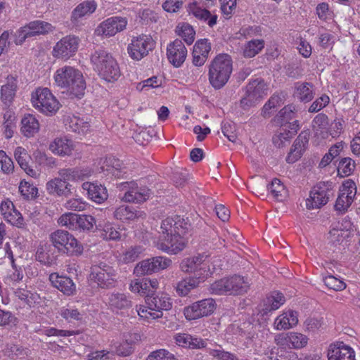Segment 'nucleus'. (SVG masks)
Returning a JSON list of instances; mask_svg holds the SVG:
<instances>
[{"instance_id": "obj_1", "label": "nucleus", "mask_w": 360, "mask_h": 360, "mask_svg": "<svg viewBox=\"0 0 360 360\" xmlns=\"http://www.w3.org/2000/svg\"><path fill=\"white\" fill-rule=\"evenodd\" d=\"M54 79L58 86L66 89L73 96L80 97L84 95L86 82L82 72L73 67L59 68L55 73Z\"/></svg>"}, {"instance_id": "obj_2", "label": "nucleus", "mask_w": 360, "mask_h": 360, "mask_svg": "<svg viewBox=\"0 0 360 360\" xmlns=\"http://www.w3.org/2000/svg\"><path fill=\"white\" fill-rule=\"evenodd\" d=\"M233 70L232 60L229 55L219 54L209 65L208 79L214 89H220L228 82Z\"/></svg>"}, {"instance_id": "obj_3", "label": "nucleus", "mask_w": 360, "mask_h": 360, "mask_svg": "<svg viewBox=\"0 0 360 360\" xmlns=\"http://www.w3.org/2000/svg\"><path fill=\"white\" fill-rule=\"evenodd\" d=\"M91 62L101 78L112 82L120 77V70L115 59L103 49L96 50L91 56Z\"/></svg>"}, {"instance_id": "obj_4", "label": "nucleus", "mask_w": 360, "mask_h": 360, "mask_svg": "<svg viewBox=\"0 0 360 360\" xmlns=\"http://www.w3.org/2000/svg\"><path fill=\"white\" fill-rule=\"evenodd\" d=\"M49 238L59 252L77 257L84 252L83 245L67 231L56 230L50 234Z\"/></svg>"}, {"instance_id": "obj_5", "label": "nucleus", "mask_w": 360, "mask_h": 360, "mask_svg": "<svg viewBox=\"0 0 360 360\" xmlns=\"http://www.w3.org/2000/svg\"><path fill=\"white\" fill-rule=\"evenodd\" d=\"M58 224L62 226H66L69 229L79 231H91L94 227H101V224L96 225L95 218L90 214H77L72 212L65 213L58 219Z\"/></svg>"}, {"instance_id": "obj_6", "label": "nucleus", "mask_w": 360, "mask_h": 360, "mask_svg": "<svg viewBox=\"0 0 360 360\" xmlns=\"http://www.w3.org/2000/svg\"><path fill=\"white\" fill-rule=\"evenodd\" d=\"M33 106L41 112L51 116L60 108V103L51 91L47 88L38 89L32 95Z\"/></svg>"}, {"instance_id": "obj_7", "label": "nucleus", "mask_w": 360, "mask_h": 360, "mask_svg": "<svg viewBox=\"0 0 360 360\" xmlns=\"http://www.w3.org/2000/svg\"><path fill=\"white\" fill-rule=\"evenodd\" d=\"M90 278L101 288H110L116 282V271L105 262H101L91 267Z\"/></svg>"}, {"instance_id": "obj_8", "label": "nucleus", "mask_w": 360, "mask_h": 360, "mask_svg": "<svg viewBox=\"0 0 360 360\" xmlns=\"http://www.w3.org/2000/svg\"><path fill=\"white\" fill-rule=\"evenodd\" d=\"M206 258L207 257L203 255L185 258L180 263V269L185 273L193 274L191 278H196L203 281L209 271V266L205 262Z\"/></svg>"}, {"instance_id": "obj_9", "label": "nucleus", "mask_w": 360, "mask_h": 360, "mask_svg": "<svg viewBox=\"0 0 360 360\" xmlns=\"http://www.w3.org/2000/svg\"><path fill=\"white\" fill-rule=\"evenodd\" d=\"M155 41L150 35L141 34L131 39L127 51L133 60H140L155 48Z\"/></svg>"}, {"instance_id": "obj_10", "label": "nucleus", "mask_w": 360, "mask_h": 360, "mask_svg": "<svg viewBox=\"0 0 360 360\" xmlns=\"http://www.w3.org/2000/svg\"><path fill=\"white\" fill-rule=\"evenodd\" d=\"M332 195V182H319L310 191L306 206L309 210L320 208L328 202Z\"/></svg>"}, {"instance_id": "obj_11", "label": "nucleus", "mask_w": 360, "mask_h": 360, "mask_svg": "<svg viewBox=\"0 0 360 360\" xmlns=\"http://www.w3.org/2000/svg\"><path fill=\"white\" fill-rule=\"evenodd\" d=\"M172 264V260L167 257L158 256L139 262L134 270V274L138 276L152 274L165 269Z\"/></svg>"}, {"instance_id": "obj_12", "label": "nucleus", "mask_w": 360, "mask_h": 360, "mask_svg": "<svg viewBox=\"0 0 360 360\" xmlns=\"http://www.w3.org/2000/svg\"><path fill=\"white\" fill-rule=\"evenodd\" d=\"M215 1L216 0H194L188 4V11L198 20L207 22V25L212 27L217 24V15L212 14L206 8L214 6Z\"/></svg>"}, {"instance_id": "obj_13", "label": "nucleus", "mask_w": 360, "mask_h": 360, "mask_svg": "<svg viewBox=\"0 0 360 360\" xmlns=\"http://www.w3.org/2000/svg\"><path fill=\"white\" fill-rule=\"evenodd\" d=\"M216 308V302L212 298L203 299L195 302L184 309V314L188 320H195L212 314Z\"/></svg>"}, {"instance_id": "obj_14", "label": "nucleus", "mask_w": 360, "mask_h": 360, "mask_svg": "<svg viewBox=\"0 0 360 360\" xmlns=\"http://www.w3.org/2000/svg\"><path fill=\"white\" fill-rule=\"evenodd\" d=\"M79 42V38L75 35L63 37L54 46L53 56L57 58L67 60L76 53Z\"/></svg>"}, {"instance_id": "obj_15", "label": "nucleus", "mask_w": 360, "mask_h": 360, "mask_svg": "<svg viewBox=\"0 0 360 360\" xmlns=\"http://www.w3.org/2000/svg\"><path fill=\"white\" fill-rule=\"evenodd\" d=\"M123 190H125L122 200L127 202L141 203L148 200L151 191L146 186H139L136 182H124L122 184Z\"/></svg>"}, {"instance_id": "obj_16", "label": "nucleus", "mask_w": 360, "mask_h": 360, "mask_svg": "<svg viewBox=\"0 0 360 360\" xmlns=\"http://www.w3.org/2000/svg\"><path fill=\"white\" fill-rule=\"evenodd\" d=\"M146 302L148 309L155 311H149V314L153 319H158L162 316V310H169L172 308V302L170 298L163 293L147 294L146 295Z\"/></svg>"}, {"instance_id": "obj_17", "label": "nucleus", "mask_w": 360, "mask_h": 360, "mask_svg": "<svg viewBox=\"0 0 360 360\" xmlns=\"http://www.w3.org/2000/svg\"><path fill=\"white\" fill-rule=\"evenodd\" d=\"M157 246L162 251L176 255L186 248V241L183 236L177 233L163 235V237L160 238Z\"/></svg>"}, {"instance_id": "obj_18", "label": "nucleus", "mask_w": 360, "mask_h": 360, "mask_svg": "<svg viewBox=\"0 0 360 360\" xmlns=\"http://www.w3.org/2000/svg\"><path fill=\"white\" fill-rule=\"evenodd\" d=\"M127 25V20L125 18L120 16H113L108 18L96 30L98 34L105 36H114L119 32L124 30Z\"/></svg>"}, {"instance_id": "obj_19", "label": "nucleus", "mask_w": 360, "mask_h": 360, "mask_svg": "<svg viewBox=\"0 0 360 360\" xmlns=\"http://www.w3.org/2000/svg\"><path fill=\"white\" fill-rule=\"evenodd\" d=\"M187 50L181 41L176 39L167 46V56L169 61L176 68L180 67L186 60Z\"/></svg>"}, {"instance_id": "obj_20", "label": "nucleus", "mask_w": 360, "mask_h": 360, "mask_svg": "<svg viewBox=\"0 0 360 360\" xmlns=\"http://www.w3.org/2000/svg\"><path fill=\"white\" fill-rule=\"evenodd\" d=\"M327 356L328 360H355L354 349L343 342L331 344Z\"/></svg>"}, {"instance_id": "obj_21", "label": "nucleus", "mask_w": 360, "mask_h": 360, "mask_svg": "<svg viewBox=\"0 0 360 360\" xmlns=\"http://www.w3.org/2000/svg\"><path fill=\"white\" fill-rule=\"evenodd\" d=\"M46 189L51 195L68 198L72 194L74 188L69 182L56 177L46 183Z\"/></svg>"}, {"instance_id": "obj_22", "label": "nucleus", "mask_w": 360, "mask_h": 360, "mask_svg": "<svg viewBox=\"0 0 360 360\" xmlns=\"http://www.w3.org/2000/svg\"><path fill=\"white\" fill-rule=\"evenodd\" d=\"M96 8L97 4L94 0H86L79 4L71 13L72 23L77 25L82 19L94 13Z\"/></svg>"}, {"instance_id": "obj_23", "label": "nucleus", "mask_w": 360, "mask_h": 360, "mask_svg": "<svg viewBox=\"0 0 360 360\" xmlns=\"http://www.w3.org/2000/svg\"><path fill=\"white\" fill-rule=\"evenodd\" d=\"M49 281L52 285L63 292L66 295H72L76 291V287L72 280L57 273H52L49 276Z\"/></svg>"}, {"instance_id": "obj_24", "label": "nucleus", "mask_w": 360, "mask_h": 360, "mask_svg": "<svg viewBox=\"0 0 360 360\" xmlns=\"http://www.w3.org/2000/svg\"><path fill=\"white\" fill-rule=\"evenodd\" d=\"M108 304L110 309L116 313H124L130 309L133 304L132 301L124 293H112L108 297Z\"/></svg>"}, {"instance_id": "obj_25", "label": "nucleus", "mask_w": 360, "mask_h": 360, "mask_svg": "<svg viewBox=\"0 0 360 360\" xmlns=\"http://www.w3.org/2000/svg\"><path fill=\"white\" fill-rule=\"evenodd\" d=\"M82 187L87 191L89 198L96 203H102L108 199L107 189L101 184L86 181L82 184Z\"/></svg>"}, {"instance_id": "obj_26", "label": "nucleus", "mask_w": 360, "mask_h": 360, "mask_svg": "<svg viewBox=\"0 0 360 360\" xmlns=\"http://www.w3.org/2000/svg\"><path fill=\"white\" fill-rule=\"evenodd\" d=\"M229 285V295H242L248 292L250 283L247 278L239 275L226 277Z\"/></svg>"}, {"instance_id": "obj_27", "label": "nucleus", "mask_w": 360, "mask_h": 360, "mask_svg": "<svg viewBox=\"0 0 360 360\" xmlns=\"http://www.w3.org/2000/svg\"><path fill=\"white\" fill-rule=\"evenodd\" d=\"M125 340L115 347V354L118 356H127L134 350V345L141 340L139 333H128L124 335Z\"/></svg>"}, {"instance_id": "obj_28", "label": "nucleus", "mask_w": 360, "mask_h": 360, "mask_svg": "<svg viewBox=\"0 0 360 360\" xmlns=\"http://www.w3.org/2000/svg\"><path fill=\"white\" fill-rule=\"evenodd\" d=\"M113 215L115 219L124 222L139 218H144L146 213L143 211L136 210L132 206L122 205L114 211Z\"/></svg>"}, {"instance_id": "obj_29", "label": "nucleus", "mask_w": 360, "mask_h": 360, "mask_svg": "<svg viewBox=\"0 0 360 360\" xmlns=\"http://www.w3.org/2000/svg\"><path fill=\"white\" fill-rule=\"evenodd\" d=\"M308 142V134L305 132L300 134L292 146L290 152L286 158V161L288 163H292L300 158L302 155V150Z\"/></svg>"}, {"instance_id": "obj_30", "label": "nucleus", "mask_w": 360, "mask_h": 360, "mask_svg": "<svg viewBox=\"0 0 360 360\" xmlns=\"http://www.w3.org/2000/svg\"><path fill=\"white\" fill-rule=\"evenodd\" d=\"M268 84L262 78H257L249 82L246 86V91L257 100L266 96L268 94Z\"/></svg>"}, {"instance_id": "obj_31", "label": "nucleus", "mask_w": 360, "mask_h": 360, "mask_svg": "<svg viewBox=\"0 0 360 360\" xmlns=\"http://www.w3.org/2000/svg\"><path fill=\"white\" fill-rule=\"evenodd\" d=\"M39 123L37 117L32 114H26L21 120V132L27 137L33 136L39 131Z\"/></svg>"}, {"instance_id": "obj_32", "label": "nucleus", "mask_w": 360, "mask_h": 360, "mask_svg": "<svg viewBox=\"0 0 360 360\" xmlns=\"http://www.w3.org/2000/svg\"><path fill=\"white\" fill-rule=\"evenodd\" d=\"M15 158L20 167L30 176L36 177L37 174L35 170L29 166L30 155L27 150L22 147H17L14 151Z\"/></svg>"}, {"instance_id": "obj_33", "label": "nucleus", "mask_w": 360, "mask_h": 360, "mask_svg": "<svg viewBox=\"0 0 360 360\" xmlns=\"http://www.w3.org/2000/svg\"><path fill=\"white\" fill-rule=\"evenodd\" d=\"M31 37L45 35L54 30V27L49 22L43 20H34L26 24Z\"/></svg>"}, {"instance_id": "obj_34", "label": "nucleus", "mask_w": 360, "mask_h": 360, "mask_svg": "<svg viewBox=\"0 0 360 360\" xmlns=\"http://www.w3.org/2000/svg\"><path fill=\"white\" fill-rule=\"evenodd\" d=\"M49 149L55 154L65 156L71 154L73 146L70 140L57 138L50 144Z\"/></svg>"}, {"instance_id": "obj_35", "label": "nucleus", "mask_w": 360, "mask_h": 360, "mask_svg": "<svg viewBox=\"0 0 360 360\" xmlns=\"http://www.w3.org/2000/svg\"><path fill=\"white\" fill-rule=\"evenodd\" d=\"M65 122L67 129L79 134H86L90 128L89 122H84L83 120L77 117H68L65 120Z\"/></svg>"}, {"instance_id": "obj_36", "label": "nucleus", "mask_w": 360, "mask_h": 360, "mask_svg": "<svg viewBox=\"0 0 360 360\" xmlns=\"http://www.w3.org/2000/svg\"><path fill=\"white\" fill-rule=\"evenodd\" d=\"M296 115L297 109L295 105L293 104L287 105L276 115L275 121L281 124V126H285L286 123L296 117Z\"/></svg>"}, {"instance_id": "obj_37", "label": "nucleus", "mask_w": 360, "mask_h": 360, "mask_svg": "<svg viewBox=\"0 0 360 360\" xmlns=\"http://www.w3.org/2000/svg\"><path fill=\"white\" fill-rule=\"evenodd\" d=\"M201 282L202 281L196 278L186 277L176 284V293L179 296H186L191 290L196 288Z\"/></svg>"}, {"instance_id": "obj_38", "label": "nucleus", "mask_w": 360, "mask_h": 360, "mask_svg": "<svg viewBox=\"0 0 360 360\" xmlns=\"http://www.w3.org/2000/svg\"><path fill=\"white\" fill-rule=\"evenodd\" d=\"M355 167V162L352 158H342L338 165V175L340 177L348 176L353 173Z\"/></svg>"}, {"instance_id": "obj_39", "label": "nucleus", "mask_w": 360, "mask_h": 360, "mask_svg": "<svg viewBox=\"0 0 360 360\" xmlns=\"http://www.w3.org/2000/svg\"><path fill=\"white\" fill-rule=\"evenodd\" d=\"M16 84L14 81L8 82L6 84L3 85L1 89V99L2 102L9 105L12 102L16 91Z\"/></svg>"}, {"instance_id": "obj_40", "label": "nucleus", "mask_w": 360, "mask_h": 360, "mask_svg": "<svg viewBox=\"0 0 360 360\" xmlns=\"http://www.w3.org/2000/svg\"><path fill=\"white\" fill-rule=\"evenodd\" d=\"M176 32L188 45L191 44L195 39V32L193 27L188 23H183L176 27Z\"/></svg>"}, {"instance_id": "obj_41", "label": "nucleus", "mask_w": 360, "mask_h": 360, "mask_svg": "<svg viewBox=\"0 0 360 360\" xmlns=\"http://www.w3.org/2000/svg\"><path fill=\"white\" fill-rule=\"evenodd\" d=\"M298 99L303 102H309L314 98L313 85L310 83H302L296 88Z\"/></svg>"}, {"instance_id": "obj_42", "label": "nucleus", "mask_w": 360, "mask_h": 360, "mask_svg": "<svg viewBox=\"0 0 360 360\" xmlns=\"http://www.w3.org/2000/svg\"><path fill=\"white\" fill-rule=\"evenodd\" d=\"M264 48V41L255 39L248 42L243 49L245 58H252Z\"/></svg>"}, {"instance_id": "obj_43", "label": "nucleus", "mask_w": 360, "mask_h": 360, "mask_svg": "<svg viewBox=\"0 0 360 360\" xmlns=\"http://www.w3.org/2000/svg\"><path fill=\"white\" fill-rule=\"evenodd\" d=\"M19 192L25 200H31L37 197L38 188L29 182L22 180L19 185Z\"/></svg>"}, {"instance_id": "obj_44", "label": "nucleus", "mask_w": 360, "mask_h": 360, "mask_svg": "<svg viewBox=\"0 0 360 360\" xmlns=\"http://www.w3.org/2000/svg\"><path fill=\"white\" fill-rule=\"evenodd\" d=\"M282 103V98L278 94H273L263 106L261 115L264 118L269 117L271 116L270 110L280 106Z\"/></svg>"}, {"instance_id": "obj_45", "label": "nucleus", "mask_w": 360, "mask_h": 360, "mask_svg": "<svg viewBox=\"0 0 360 360\" xmlns=\"http://www.w3.org/2000/svg\"><path fill=\"white\" fill-rule=\"evenodd\" d=\"M229 289L226 277L214 281L210 286V293L217 295H229Z\"/></svg>"}, {"instance_id": "obj_46", "label": "nucleus", "mask_w": 360, "mask_h": 360, "mask_svg": "<svg viewBox=\"0 0 360 360\" xmlns=\"http://www.w3.org/2000/svg\"><path fill=\"white\" fill-rule=\"evenodd\" d=\"M339 192L352 202L356 194V186L355 183L351 180H346L340 186Z\"/></svg>"}, {"instance_id": "obj_47", "label": "nucleus", "mask_w": 360, "mask_h": 360, "mask_svg": "<svg viewBox=\"0 0 360 360\" xmlns=\"http://www.w3.org/2000/svg\"><path fill=\"white\" fill-rule=\"evenodd\" d=\"M288 342L295 349H301L305 347L308 342L306 335L299 333H290L287 336Z\"/></svg>"}, {"instance_id": "obj_48", "label": "nucleus", "mask_w": 360, "mask_h": 360, "mask_svg": "<svg viewBox=\"0 0 360 360\" xmlns=\"http://www.w3.org/2000/svg\"><path fill=\"white\" fill-rule=\"evenodd\" d=\"M270 359L275 360H295L297 359L295 353L291 351H286L283 348L274 347L271 350Z\"/></svg>"}, {"instance_id": "obj_49", "label": "nucleus", "mask_w": 360, "mask_h": 360, "mask_svg": "<svg viewBox=\"0 0 360 360\" xmlns=\"http://www.w3.org/2000/svg\"><path fill=\"white\" fill-rule=\"evenodd\" d=\"M4 135L6 139H10L13 135V129L15 127V116L10 111H6L4 115Z\"/></svg>"}, {"instance_id": "obj_50", "label": "nucleus", "mask_w": 360, "mask_h": 360, "mask_svg": "<svg viewBox=\"0 0 360 360\" xmlns=\"http://www.w3.org/2000/svg\"><path fill=\"white\" fill-rule=\"evenodd\" d=\"M269 191L278 200H282L285 193V187L278 179H274L270 184L267 186Z\"/></svg>"}, {"instance_id": "obj_51", "label": "nucleus", "mask_w": 360, "mask_h": 360, "mask_svg": "<svg viewBox=\"0 0 360 360\" xmlns=\"http://www.w3.org/2000/svg\"><path fill=\"white\" fill-rule=\"evenodd\" d=\"M284 297L282 293L275 292L274 295L267 297L266 300V308L264 310L271 311L276 310L284 302Z\"/></svg>"}, {"instance_id": "obj_52", "label": "nucleus", "mask_w": 360, "mask_h": 360, "mask_svg": "<svg viewBox=\"0 0 360 360\" xmlns=\"http://www.w3.org/2000/svg\"><path fill=\"white\" fill-rule=\"evenodd\" d=\"M177 226H175L174 217H167L162 221L160 226V238L163 237V235H172L176 233Z\"/></svg>"}, {"instance_id": "obj_53", "label": "nucleus", "mask_w": 360, "mask_h": 360, "mask_svg": "<svg viewBox=\"0 0 360 360\" xmlns=\"http://www.w3.org/2000/svg\"><path fill=\"white\" fill-rule=\"evenodd\" d=\"M323 282L329 289L335 291H341L346 288V284L343 281L333 275H328L324 277Z\"/></svg>"}, {"instance_id": "obj_54", "label": "nucleus", "mask_w": 360, "mask_h": 360, "mask_svg": "<svg viewBox=\"0 0 360 360\" xmlns=\"http://www.w3.org/2000/svg\"><path fill=\"white\" fill-rule=\"evenodd\" d=\"M11 34L13 37V42L16 45H22L27 38L32 37L26 25L19 28L15 32H11Z\"/></svg>"}, {"instance_id": "obj_55", "label": "nucleus", "mask_w": 360, "mask_h": 360, "mask_svg": "<svg viewBox=\"0 0 360 360\" xmlns=\"http://www.w3.org/2000/svg\"><path fill=\"white\" fill-rule=\"evenodd\" d=\"M107 171H110L112 174L117 178L120 177L122 172V162L115 158H108L106 160Z\"/></svg>"}, {"instance_id": "obj_56", "label": "nucleus", "mask_w": 360, "mask_h": 360, "mask_svg": "<svg viewBox=\"0 0 360 360\" xmlns=\"http://www.w3.org/2000/svg\"><path fill=\"white\" fill-rule=\"evenodd\" d=\"M143 251L141 246L131 247L123 254V262L130 263L137 259Z\"/></svg>"}, {"instance_id": "obj_57", "label": "nucleus", "mask_w": 360, "mask_h": 360, "mask_svg": "<svg viewBox=\"0 0 360 360\" xmlns=\"http://www.w3.org/2000/svg\"><path fill=\"white\" fill-rule=\"evenodd\" d=\"M1 169L5 174L13 172L14 169L13 162L4 150H0Z\"/></svg>"}, {"instance_id": "obj_58", "label": "nucleus", "mask_w": 360, "mask_h": 360, "mask_svg": "<svg viewBox=\"0 0 360 360\" xmlns=\"http://www.w3.org/2000/svg\"><path fill=\"white\" fill-rule=\"evenodd\" d=\"M281 131L278 134H275L272 138L273 143L279 148L284 147L285 143L289 142L291 139V135L287 133L286 129H281Z\"/></svg>"}, {"instance_id": "obj_59", "label": "nucleus", "mask_w": 360, "mask_h": 360, "mask_svg": "<svg viewBox=\"0 0 360 360\" xmlns=\"http://www.w3.org/2000/svg\"><path fill=\"white\" fill-rule=\"evenodd\" d=\"M195 53L200 55H206L208 56L210 51H211V44L208 41L207 39H201L198 40L194 46L193 50Z\"/></svg>"}, {"instance_id": "obj_60", "label": "nucleus", "mask_w": 360, "mask_h": 360, "mask_svg": "<svg viewBox=\"0 0 360 360\" xmlns=\"http://www.w3.org/2000/svg\"><path fill=\"white\" fill-rule=\"evenodd\" d=\"M4 218L13 226L18 228L24 227V219L20 212L16 209L6 215Z\"/></svg>"}, {"instance_id": "obj_61", "label": "nucleus", "mask_w": 360, "mask_h": 360, "mask_svg": "<svg viewBox=\"0 0 360 360\" xmlns=\"http://www.w3.org/2000/svg\"><path fill=\"white\" fill-rule=\"evenodd\" d=\"M352 202L351 200L346 198L345 195L339 192V195L336 200L334 207L338 214H344L352 205Z\"/></svg>"}, {"instance_id": "obj_62", "label": "nucleus", "mask_w": 360, "mask_h": 360, "mask_svg": "<svg viewBox=\"0 0 360 360\" xmlns=\"http://www.w3.org/2000/svg\"><path fill=\"white\" fill-rule=\"evenodd\" d=\"M174 355L166 349H157L151 352L146 360H172Z\"/></svg>"}, {"instance_id": "obj_63", "label": "nucleus", "mask_w": 360, "mask_h": 360, "mask_svg": "<svg viewBox=\"0 0 360 360\" xmlns=\"http://www.w3.org/2000/svg\"><path fill=\"white\" fill-rule=\"evenodd\" d=\"M330 102V98L323 94L321 97L316 99L309 108V112H317L325 108Z\"/></svg>"}, {"instance_id": "obj_64", "label": "nucleus", "mask_w": 360, "mask_h": 360, "mask_svg": "<svg viewBox=\"0 0 360 360\" xmlns=\"http://www.w3.org/2000/svg\"><path fill=\"white\" fill-rule=\"evenodd\" d=\"M60 315L69 321H79L82 319V314L77 309L68 307L63 308L60 311Z\"/></svg>"}]
</instances>
